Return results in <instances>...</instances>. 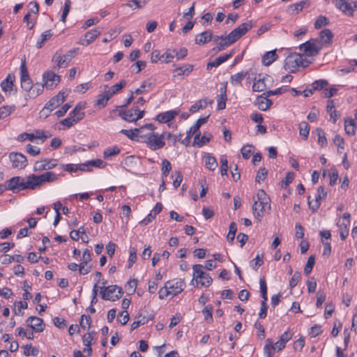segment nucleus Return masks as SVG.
I'll list each match as a JSON object with an SVG mask.
<instances>
[{
	"instance_id": "nucleus-50",
	"label": "nucleus",
	"mask_w": 357,
	"mask_h": 357,
	"mask_svg": "<svg viewBox=\"0 0 357 357\" xmlns=\"http://www.w3.org/2000/svg\"><path fill=\"white\" fill-rule=\"evenodd\" d=\"M38 349L36 347H33L31 344H26L24 347V354L26 356H36L38 354Z\"/></svg>"
},
{
	"instance_id": "nucleus-52",
	"label": "nucleus",
	"mask_w": 357,
	"mask_h": 357,
	"mask_svg": "<svg viewBox=\"0 0 357 357\" xmlns=\"http://www.w3.org/2000/svg\"><path fill=\"white\" fill-rule=\"evenodd\" d=\"M266 89V84L264 83V79H259L257 80H255L252 85V90L254 91H262Z\"/></svg>"
},
{
	"instance_id": "nucleus-40",
	"label": "nucleus",
	"mask_w": 357,
	"mask_h": 357,
	"mask_svg": "<svg viewBox=\"0 0 357 357\" xmlns=\"http://www.w3.org/2000/svg\"><path fill=\"white\" fill-rule=\"evenodd\" d=\"M44 84H36L32 85V89H31L29 96L30 98H35L40 94L44 89Z\"/></svg>"
},
{
	"instance_id": "nucleus-60",
	"label": "nucleus",
	"mask_w": 357,
	"mask_h": 357,
	"mask_svg": "<svg viewBox=\"0 0 357 357\" xmlns=\"http://www.w3.org/2000/svg\"><path fill=\"white\" fill-rule=\"evenodd\" d=\"M91 319L90 316H86L85 314L82 315L81 321H80V326L83 329L89 328L91 326Z\"/></svg>"
},
{
	"instance_id": "nucleus-17",
	"label": "nucleus",
	"mask_w": 357,
	"mask_h": 357,
	"mask_svg": "<svg viewBox=\"0 0 357 357\" xmlns=\"http://www.w3.org/2000/svg\"><path fill=\"white\" fill-rule=\"evenodd\" d=\"M28 326L36 332H42L44 329L43 320L37 317H30L26 319Z\"/></svg>"
},
{
	"instance_id": "nucleus-47",
	"label": "nucleus",
	"mask_w": 357,
	"mask_h": 357,
	"mask_svg": "<svg viewBox=\"0 0 357 357\" xmlns=\"http://www.w3.org/2000/svg\"><path fill=\"white\" fill-rule=\"evenodd\" d=\"M259 288L261 296L263 298L262 301H267L268 296H267V286L266 282L264 278H261L259 280Z\"/></svg>"
},
{
	"instance_id": "nucleus-20",
	"label": "nucleus",
	"mask_w": 357,
	"mask_h": 357,
	"mask_svg": "<svg viewBox=\"0 0 357 357\" xmlns=\"http://www.w3.org/2000/svg\"><path fill=\"white\" fill-rule=\"evenodd\" d=\"M100 34V31L98 29H93L86 32L84 35V39L80 40L79 43L82 45H90Z\"/></svg>"
},
{
	"instance_id": "nucleus-45",
	"label": "nucleus",
	"mask_w": 357,
	"mask_h": 357,
	"mask_svg": "<svg viewBox=\"0 0 357 357\" xmlns=\"http://www.w3.org/2000/svg\"><path fill=\"white\" fill-rule=\"evenodd\" d=\"M314 264H315V257L313 255H311L308 258L307 264H305V268H304V273L306 275H309L312 272V270L313 268V266H314Z\"/></svg>"
},
{
	"instance_id": "nucleus-38",
	"label": "nucleus",
	"mask_w": 357,
	"mask_h": 357,
	"mask_svg": "<svg viewBox=\"0 0 357 357\" xmlns=\"http://www.w3.org/2000/svg\"><path fill=\"white\" fill-rule=\"evenodd\" d=\"M175 49H167L162 54V61L165 63H169L173 61L174 56Z\"/></svg>"
},
{
	"instance_id": "nucleus-25",
	"label": "nucleus",
	"mask_w": 357,
	"mask_h": 357,
	"mask_svg": "<svg viewBox=\"0 0 357 357\" xmlns=\"http://www.w3.org/2000/svg\"><path fill=\"white\" fill-rule=\"evenodd\" d=\"M278 59L276 50H272L265 53L262 57V63L264 66H268Z\"/></svg>"
},
{
	"instance_id": "nucleus-59",
	"label": "nucleus",
	"mask_w": 357,
	"mask_h": 357,
	"mask_svg": "<svg viewBox=\"0 0 357 357\" xmlns=\"http://www.w3.org/2000/svg\"><path fill=\"white\" fill-rule=\"evenodd\" d=\"M301 279V274L300 272H295L289 280V286L291 289L295 287Z\"/></svg>"
},
{
	"instance_id": "nucleus-46",
	"label": "nucleus",
	"mask_w": 357,
	"mask_h": 357,
	"mask_svg": "<svg viewBox=\"0 0 357 357\" xmlns=\"http://www.w3.org/2000/svg\"><path fill=\"white\" fill-rule=\"evenodd\" d=\"M310 5V2L308 0H304L301 1L298 3L292 4L289 6V8L293 9V10H295L296 13H298L299 11H301L303 8L307 7Z\"/></svg>"
},
{
	"instance_id": "nucleus-16",
	"label": "nucleus",
	"mask_w": 357,
	"mask_h": 357,
	"mask_svg": "<svg viewBox=\"0 0 357 357\" xmlns=\"http://www.w3.org/2000/svg\"><path fill=\"white\" fill-rule=\"evenodd\" d=\"M66 96L64 92H59L56 96L52 97L45 105L47 108L53 111L66 100Z\"/></svg>"
},
{
	"instance_id": "nucleus-9",
	"label": "nucleus",
	"mask_w": 357,
	"mask_h": 357,
	"mask_svg": "<svg viewBox=\"0 0 357 357\" xmlns=\"http://www.w3.org/2000/svg\"><path fill=\"white\" fill-rule=\"evenodd\" d=\"M163 139L162 135L154 132L152 135H149L145 143L151 150L155 151L162 149L165 146V142Z\"/></svg>"
},
{
	"instance_id": "nucleus-36",
	"label": "nucleus",
	"mask_w": 357,
	"mask_h": 357,
	"mask_svg": "<svg viewBox=\"0 0 357 357\" xmlns=\"http://www.w3.org/2000/svg\"><path fill=\"white\" fill-rule=\"evenodd\" d=\"M126 82L125 80H121L119 83H117L111 86L108 91H106V93L110 97H112L113 95L121 91L126 86Z\"/></svg>"
},
{
	"instance_id": "nucleus-63",
	"label": "nucleus",
	"mask_w": 357,
	"mask_h": 357,
	"mask_svg": "<svg viewBox=\"0 0 357 357\" xmlns=\"http://www.w3.org/2000/svg\"><path fill=\"white\" fill-rule=\"evenodd\" d=\"M71 2L70 0H66L65 2L64 8L63 10V13L61 15V20L65 23L66 20V17L70 12Z\"/></svg>"
},
{
	"instance_id": "nucleus-5",
	"label": "nucleus",
	"mask_w": 357,
	"mask_h": 357,
	"mask_svg": "<svg viewBox=\"0 0 357 357\" xmlns=\"http://www.w3.org/2000/svg\"><path fill=\"white\" fill-rule=\"evenodd\" d=\"M299 48L306 56H314L322 49V43L318 38L311 39L301 44Z\"/></svg>"
},
{
	"instance_id": "nucleus-11",
	"label": "nucleus",
	"mask_w": 357,
	"mask_h": 357,
	"mask_svg": "<svg viewBox=\"0 0 357 357\" xmlns=\"http://www.w3.org/2000/svg\"><path fill=\"white\" fill-rule=\"evenodd\" d=\"M58 164L56 159H43L36 161L33 166L34 172H42L45 170H50L55 167Z\"/></svg>"
},
{
	"instance_id": "nucleus-2",
	"label": "nucleus",
	"mask_w": 357,
	"mask_h": 357,
	"mask_svg": "<svg viewBox=\"0 0 357 357\" xmlns=\"http://www.w3.org/2000/svg\"><path fill=\"white\" fill-rule=\"evenodd\" d=\"M185 287V284L181 279H174L167 281L159 291V298L164 299L168 296H174L180 294Z\"/></svg>"
},
{
	"instance_id": "nucleus-42",
	"label": "nucleus",
	"mask_w": 357,
	"mask_h": 357,
	"mask_svg": "<svg viewBox=\"0 0 357 357\" xmlns=\"http://www.w3.org/2000/svg\"><path fill=\"white\" fill-rule=\"evenodd\" d=\"M235 43V40H232V38H230V34L229 33L227 36H225L223 40H220L218 43V50L221 51L224 50L226 47H228Z\"/></svg>"
},
{
	"instance_id": "nucleus-32",
	"label": "nucleus",
	"mask_w": 357,
	"mask_h": 357,
	"mask_svg": "<svg viewBox=\"0 0 357 357\" xmlns=\"http://www.w3.org/2000/svg\"><path fill=\"white\" fill-rule=\"evenodd\" d=\"M203 266L201 264H195L193 266V280H195L198 284V280L199 278H201L206 273L203 271Z\"/></svg>"
},
{
	"instance_id": "nucleus-34",
	"label": "nucleus",
	"mask_w": 357,
	"mask_h": 357,
	"mask_svg": "<svg viewBox=\"0 0 357 357\" xmlns=\"http://www.w3.org/2000/svg\"><path fill=\"white\" fill-rule=\"evenodd\" d=\"M149 318L142 314L135 317V321L131 324V331L138 328L141 325H144L148 322Z\"/></svg>"
},
{
	"instance_id": "nucleus-15",
	"label": "nucleus",
	"mask_w": 357,
	"mask_h": 357,
	"mask_svg": "<svg viewBox=\"0 0 357 357\" xmlns=\"http://www.w3.org/2000/svg\"><path fill=\"white\" fill-rule=\"evenodd\" d=\"M59 75L52 72H47L43 74L44 86L46 88L52 89L56 86L60 82Z\"/></svg>"
},
{
	"instance_id": "nucleus-62",
	"label": "nucleus",
	"mask_w": 357,
	"mask_h": 357,
	"mask_svg": "<svg viewBox=\"0 0 357 357\" xmlns=\"http://www.w3.org/2000/svg\"><path fill=\"white\" fill-rule=\"evenodd\" d=\"M120 132L125 135L126 137H128L129 139H130L132 140L137 141V132H135V128L134 130L122 129L120 131Z\"/></svg>"
},
{
	"instance_id": "nucleus-44",
	"label": "nucleus",
	"mask_w": 357,
	"mask_h": 357,
	"mask_svg": "<svg viewBox=\"0 0 357 357\" xmlns=\"http://www.w3.org/2000/svg\"><path fill=\"white\" fill-rule=\"evenodd\" d=\"M237 231V226L234 222H232L229 225V229L227 236V240L232 243L234 240L236 233Z\"/></svg>"
},
{
	"instance_id": "nucleus-1",
	"label": "nucleus",
	"mask_w": 357,
	"mask_h": 357,
	"mask_svg": "<svg viewBox=\"0 0 357 357\" xmlns=\"http://www.w3.org/2000/svg\"><path fill=\"white\" fill-rule=\"evenodd\" d=\"M256 197L257 199H255V197H253L254 204L252 206V209L254 216L260 221L264 215V213L266 211V210H271V199L266 192L262 189L257 191Z\"/></svg>"
},
{
	"instance_id": "nucleus-13",
	"label": "nucleus",
	"mask_w": 357,
	"mask_h": 357,
	"mask_svg": "<svg viewBox=\"0 0 357 357\" xmlns=\"http://www.w3.org/2000/svg\"><path fill=\"white\" fill-rule=\"evenodd\" d=\"M252 27V21L244 22L229 33L230 38H232V40H235L236 42L241 37L245 35Z\"/></svg>"
},
{
	"instance_id": "nucleus-31",
	"label": "nucleus",
	"mask_w": 357,
	"mask_h": 357,
	"mask_svg": "<svg viewBox=\"0 0 357 357\" xmlns=\"http://www.w3.org/2000/svg\"><path fill=\"white\" fill-rule=\"evenodd\" d=\"M273 102L266 97L260 96L257 99V105L259 109L266 111L271 107Z\"/></svg>"
},
{
	"instance_id": "nucleus-57",
	"label": "nucleus",
	"mask_w": 357,
	"mask_h": 357,
	"mask_svg": "<svg viewBox=\"0 0 357 357\" xmlns=\"http://www.w3.org/2000/svg\"><path fill=\"white\" fill-rule=\"evenodd\" d=\"M318 135V143L321 146H324L327 144V139L325 137V132L321 128H317L316 130Z\"/></svg>"
},
{
	"instance_id": "nucleus-3",
	"label": "nucleus",
	"mask_w": 357,
	"mask_h": 357,
	"mask_svg": "<svg viewBox=\"0 0 357 357\" xmlns=\"http://www.w3.org/2000/svg\"><path fill=\"white\" fill-rule=\"evenodd\" d=\"M310 63L306 59L303 58V56L298 53L289 54L284 60V68L290 73H295L297 68L300 66L303 68L307 67Z\"/></svg>"
},
{
	"instance_id": "nucleus-53",
	"label": "nucleus",
	"mask_w": 357,
	"mask_h": 357,
	"mask_svg": "<svg viewBox=\"0 0 357 357\" xmlns=\"http://www.w3.org/2000/svg\"><path fill=\"white\" fill-rule=\"evenodd\" d=\"M32 134L34 136V139H40L45 140V139L51 137V134L49 132H45L42 130H36Z\"/></svg>"
},
{
	"instance_id": "nucleus-19",
	"label": "nucleus",
	"mask_w": 357,
	"mask_h": 357,
	"mask_svg": "<svg viewBox=\"0 0 357 357\" xmlns=\"http://www.w3.org/2000/svg\"><path fill=\"white\" fill-rule=\"evenodd\" d=\"M15 80V77L13 75L8 74L7 77L2 81L1 83V89L9 95L11 93L13 90L14 82Z\"/></svg>"
},
{
	"instance_id": "nucleus-27",
	"label": "nucleus",
	"mask_w": 357,
	"mask_h": 357,
	"mask_svg": "<svg viewBox=\"0 0 357 357\" xmlns=\"http://www.w3.org/2000/svg\"><path fill=\"white\" fill-rule=\"evenodd\" d=\"M193 70V66L191 64H186L183 66L178 67L174 69V76L181 77L183 75H189Z\"/></svg>"
},
{
	"instance_id": "nucleus-23",
	"label": "nucleus",
	"mask_w": 357,
	"mask_h": 357,
	"mask_svg": "<svg viewBox=\"0 0 357 357\" xmlns=\"http://www.w3.org/2000/svg\"><path fill=\"white\" fill-rule=\"evenodd\" d=\"M213 33L210 30L204 31L197 35L195 38V43L198 45H204L212 40Z\"/></svg>"
},
{
	"instance_id": "nucleus-51",
	"label": "nucleus",
	"mask_w": 357,
	"mask_h": 357,
	"mask_svg": "<svg viewBox=\"0 0 357 357\" xmlns=\"http://www.w3.org/2000/svg\"><path fill=\"white\" fill-rule=\"evenodd\" d=\"M329 24V20L327 17L324 16H319L314 22V28L316 29H319L322 26L328 25Z\"/></svg>"
},
{
	"instance_id": "nucleus-24",
	"label": "nucleus",
	"mask_w": 357,
	"mask_h": 357,
	"mask_svg": "<svg viewBox=\"0 0 357 357\" xmlns=\"http://www.w3.org/2000/svg\"><path fill=\"white\" fill-rule=\"evenodd\" d=\"M350 220L347 222L341 221L340 220L337 222V225L340 230V236L342 240H345L349 234V225Z\"/></svg>"
},
{
	"instance_id": "nucleus-4",
	"label": "nucleus",
	"mask_w": 357,
	"mask_h": 357,
	"mask_svg": "<svg viewBox=\"0 0 357 357\" xmlns=\"http://www.w3.org/2000/svg\"><path fill=\"white\" fill-rule=\"evenodd\" d=\"M79 48H74L62 54L61 51H57L52 57V61L56 64L54 68H66L71 59L77 54Z\"/></svg>"
},
{
	"instance_id": "nucleus-61",
	"label": "nucleus",
	"mask_w": 357,
	"mask_h": 357,
	"mask_svg": "<svg viewBox=\"0 0 357 357\" xmlns=\"http://www.w3.org/2000/svg\"><path fill=\"white\" fill-rule=\"evenodd\" d=\"M206 104H207L206 100H199L190 107V112L191 113H195V112H197L199 109H202V108H204V107H206Z\"/></svg>"
},
{
	"instance_id": "nucleus-41",
	"label": "nucleus",
	"mask_w": 357,
	"mask_h": 357,
	"mask_svg": "<svg viewBox=\"0 0 357 357\" xmlns=\"http://www.w3.org/2000/svg\"><path fill=\"white\" fill-rule=\"evenodd\" d=\"M221 90L222 91V93L218 96V109H223L226 107V100H227V95H226V90L225 89L223 90L222 88Z\"/></svg>"
},
{
	"instance_id": "nucleus-21",
	"label": "nucleus",
	"mask_w": 357,
	"mask_h": 357,
	"mask_svg": "<svg viewBox=\"0 0 357 357\" xmlns=\"http://www.w3.org/2000/svg\"><path fill=\"white\" fill-rule=\"evenodd\" d=\"M178 114V111L170 110L159 114L156 119L160 123H167L174 119Z\"/></svg>"
},
{
	"instance_id": "nucleus-22",
	"label": "nucleus",
	"mask_w": 357,
	"mask_h": 357,
	"mask_svg": "<svg viewBox=\"0 0 357 357\" xmlns=\"http://www.w3.org/2000/svg\"><path fill=\"white\" fill-rule=\"evenodd\" d=\"M333 37V34L331 31L330 29H325L320 31L319 40L322 43L323 47L324 45L331 43Z\"/></svg>"
},
{
	"instance_id": "nucleus-28",
	"label": "nucleus",
	"mask_w": 357,
	"mask_h": 357,
	"mask_svg": "<svg viewBox=\"0 0 357 357\" xmlns=\"http://www.w3.org/2000/svg\"><path fill=\"white\" fill-rule=\"evenodd\" d=\"M205 161L206 167L211 170L214 171L218 167V162L215 157L211 155L210 154H207L204 157Z\"/></svg>"
},
{
	"instance_id": "nucleus-39",
	"label": "nucleus",
	"mask_w": 357,
	"mask_h": 357,
	"mask_svg": "<svg viewBox=\"0 0 357 357\" xmlns=\"http://www.w3.org/2000/svg\"><path fill=\"white\" fill-rule=\"evenodd\" d=\"M110 98L111 97L106 93V91H105L102 94H100L98 96L96 101V105L100 107H104L107 105Z\"/></svg>"
},
{
	"instance_id": "nucleus-7",
	"label": "nucleus",
	"mask_w": 357,
	"mask_h": 357,
	"mask_svg": "<svg viewBox=\"0 0 357 357\" xmlns=\"http://www.w3.org/2000/svg\"><path fill=\"white\" fill-rule=\"evenodd\" d=\"M8 158L14 169H22L28 165L26 157L21 153L11 152L8 155Z\"/></svg>"
},
{
	"instance_id": "nucleus-12",
	"label": "nucleus",
	"mask_w": 357,
	"mask_h": 357,
	"mask_svg": "<svg viewBox=\"0 0 357 357\" xmlns=\"http://www.w3.org/2000/svg\"><path fill=\"white\" fill-rule=\"evenodd\" d=\"M209 116L206 117L199 118L190 128V130L187 132L186 139L189 140L192 135H195L194 142H197V140L199 139L200 132L199 128L202 124H204L207 122Z\"/></svg>"
},
{
	"instance_id": "nucleus-10",
	"label": "nucleus",
	"mask_w": 357,
	"mask_h": 357,
	"mask_svg": "<svg viewBox=\"0 0 357 357\" xmlns=\"http://www.w3.org/2000/svg\"><path fill=\"white\" fill-rule=\"evenodd\" d=\"M5 185L7 190H11L14 193L18 192L24 190V178L14 176L8 180Z\"/></svg>"
},
{
	"instance_id": "nucleus-58",
	"label": "nucleus",
	"mask_w": 357,
	"mask_h": 357,
	"mask_svg": "<svg viewBox=\"0 0 357 357\" xmlns=\"http://www.w3.org/2000/svg\"><path fill=\"white\" fill-rule=\"evenodd\" d=\"M267 176V170L266 168L262 167L260 168L257 174L255 177V181L257 183H260L261 181H264Z\"/></svg>"
},
{
	"instance_id": "nucleus-29",
	"label": "nucleus",
	"mask_w": 357,
	"mask_h": 357,
	"mask_svg": "<svg viewBox=\"0 0 357 357\" xmlns=\"http://www.w3.org/2000/svg\"><path fill=\"white\" fill-rule=\"evenodd\" d=\"M154 84H155L151 79H146L142 83L139 88L135 90V93L136 95H139L149 91L153 87Z\"/></svg>"
},
{
	"instance_id": "nucleus-64",
	"label": "nucleus",
	"mask_w": 357,
	"mask_h": 357,
	"mask_svg": "<svg viewBox=\"0 0 357 357\" xmlns=\"http://www.w3.org/2000/svg\"><path fill=\"white\" fill-rule=\"evenodd\" d=\"M26 151L27 153H29L30 155H32V156L38 155L40 153V149L39 147L33 146L31 144H29L26 146Z\"/></svg>"
},
{
	"instance_id": "nucleus-8",
	"label": "nucleus",
	"mask_w": 357,
	"mask_h": 357,
	"mask_svg": "<svg viewBox=\"0 0 357 357\" xmlns=\"http://www.w3.org/2000/svg\"><path fill=\"white\" fill-rule=\"evenodd\" d=\"M144 111L139 110L135 108L131 109L128 111H124L122 109L119 110V115L125 121L128 122H134L142 119L144 116Z\"/></svg>"
},
{
	"instance_id": "nucleus-6",
	"label": "nucleus",
	"mask_w": 357,
	"mask_h": 357,
	"mask_svg": "<svg viewBox=\"0 0 357 357\" xmlns=\"http://www.w3.org/2000/svg\"><path fill=\"white\" fill-rule=\"evenodd\" d=\"M100 294L103 300L115 301L123 295L122 289L117 285H110L107 287H100Z\"/></svg>"
},
{
	"instance_id": "nucleus-49",
	"label": "nucleus",
	"mask_w": 357,
	"mask_h": 357,
	"mask_svg": "<svg viewBox=\"0 0 357 357\" xmlns=\"http://www.w3.org/2000/svg\"><path fill=\"white\" fill-rule=\"evenodd\" d=\"M213 282L211 277L206 273L198 280V284H200L201 287H209Z\"/></svg>"
},
{
	"instance_id": "nucleus-43",
	"label": "nucleus",
	"mask_w": 357,
	"mask_h": 357,
	"mask_svg": "<svg viewBox=\"0 0 357 357\" xmlns=\"http://www.w3.org/2000/svg\"><path fill=\"white\" fill-rule=\"evenodd\" d=\"M20 79L22 81H25L28 79H31L29 72L27 70V68L26 66V61L25 60L22 61L21 66H20Z\"/></svg>"
},
{
	"instance_id": "nucleus-56",
	"label": "nucleus",
	"mask_w": 357,
	"mask_h": 357,
	"mask_svg": "<svg viewBox=\"0 0 357 357\" xmlns=\"http://www.w3.org/2000/svg\"><path fill=\"white\" fill-rule=\"evenodd\" d=\"M162 176H167V175L172 170L171 163L167 159H164L162 160Z\"/></svg>"
},
{
	"instance_id": "nucleus-30",
	"label": "nucleus",
	"mask_w": 357,
	"mask_h": 357,
	"mask_svg": "<svg viewBox=\"0 0 357 357\" xmlns=\"http://www.w3.org/2000/svg\"><path fill=\"white\" fill-rule=\"evenodd\" d=\"M275 350V347L273 344L271 339H266V344L264 347V352L266 357H273L274 351Z\"/></svg>"
},
{
	"instance_id": "nucleus-35",
	"label": "nucleus",
	"mask_w": 357,
	"mask_h": 357,
	"mask_svg": "<svg viewBox=\"0 0 357 357\" xmlns=\"http://www.w3.org/2000/svg\"><path fill=\"white\" fill-rule=\"evenodd\" d=\"M248 75L247 72H240L234 75H231L230 78V82L232 85L236 86L237 84H240L241 82L244 79V78Z\"/></svg>"
},
{
	"instance_id": "nucleus-48",
	"label": "nucleus",
	"mask_w": 357,
	"mask_h": 357,
	"mask_svg": "<svg viewBox=\"0 0 357 357\" xmlns=\"http://www.w3.org/2000/svg\"><path fill=\"white\" fill-rule=\"evenodd\" d=\"M15 106H3L0 107V119H5L14 111Z\"/></svg>"
},
{
	"instance_id": "nucleus-55",
	"label": "nucleus",
	"mask_w": 357,
	"mask_h": 357,
	"mask_svg": "<svg viewBox=\"0 0 357 357\" xmlns=\"http://www.w3.org/2000/svg\"><path fill=\"white\" fill-rule=\"evenodd\" d=\"M299 130L300 135L303 136L305 139H307L310 131V126L308 123L305 121L301 122L299 124Z\"/></svg>"
},
{
	"instance_id": "nucleus-18",
	"label": "nucleus",
	"mask_w": 357,
	"mask_h": 357,
	"mask_svg": "<svg viewBox=\"0 0 357 357\" xmlns=\"http://www.w3.org/2000/svg\"><path fill=\"white\" fill-rule=\"evenodd\" d=\"M39 175L32 174L26 178H24V190L31 189L33 190L36 187L41 185Z\"/></svg>"
},
{
	"instance_id": "nucleus-33",
	"label": "nucleus",
	"mask_w": 357,
	"mask_h": 357,
	"mask_svg": "<svg viewBox=\"0 0 357 357\" xmlns=\"http://www.w3.org/2000/svg\"><path fill=\"white\" fill-rule=\"evenodd\" d=\"M344 130L347 135H354L356 133V123L354 119L346 120L344 121Z\"/></svg>"
},
{
	"instance_id": "nucleus-26",
	"label": "nucleus",
	"mask_w": 357,
	"mask_h": 357,
	"mask_svg": "<svg viewBox=\"0 0 357 357\" xmlns=\"http://www.w3.org/2000/svg\"><path fill=\"white\" fill-rule=\"evenodd\" d=\"M41 184L45 183H52L57 181L58 176L53 172H46L43 174L39 175Z\"/></svg>"
},
{
	"instance_id": "nucleus-14",
	"label": "nucleus",
	"mask_w": 357,
	"mask_h": 357,
	"mask_svg": "<svg viewBox=\"0 0 357 357\" xmlns=\"http://www.w3.org/2000/svg\"><path fill=\"white\" fill-rule=\"evenodd\" d=\"M154 126L151 123L146 124V126L135 128V132L137 133V141L142 142H146L148 140L149 135H152L154 133Z\"/></svg>"
},
{
	"instance_id": "nucleus-37",
	"label": "nucleus",
	"mask_w": 357,
	"mask_h": 357,
	"mask_svg": "<svg viewBox=\"0 0 357 357\" xmlns=\"http://www.w3.org/2000/svg\"><path fill=\"white\" fill-rule=\"evenodd\" d=\"M52 36L51 30H47L40 35V40L36 43V47L40 49Z\"/></svg>"
},
{
	"instance_id": "nucleus-54",
	"label": "nucleus",
	"mask_w": 357,
	"mask_h": 357,
	"mask_svg": "<svg viewBox=\"0 0 357 357\" xmlns=\"http://www.w3.org/2000/svg\"><path fill=\"white\" fill-rule=\"evenodd\" d=\"M328 85V82L325 79H320L314 82L312 88L314 91L321 90Z\"/></svg>"
}]
</instances>
